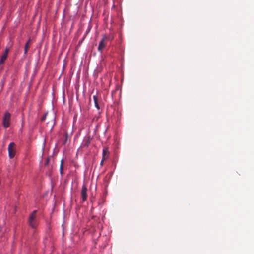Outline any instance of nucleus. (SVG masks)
<instances>
[{"mask_svg":"<svg viewBox=\"0 0 254 254\" xmlns=\"http://www.w3.org/2000/svg\"><path fill=\"white\" fill-rule=\"evenodd\" d=\"M37 210H35L29 215L28 223L32 228H35L38 225V221L36 219V213Z\"/></svg>","mask_w":254,"mask_h":254,"instance_id":"1","label":"nucleus"},{"mask_svg":"<svg viewBox=\"0 0 254 254\" xmlns=\"http://www.w3.org/2000/svg\"><path fill=\"white\" fill-rule=\"evenodd\" d=\"M11 114L9 112H5L2 119V125L5 128H8L10 125Z\"/></svg>","mask_w":254,"mask_h":254,"instance_id":"2","label":"nucleus"},{"mask_svg":"<svg viewBox=\"0 0 254 254\" xmlns=\"http://www.w3.org/2000/svg\"><path fill=\"white\" fill-rule=\"evenodd\" d=\"M8 156L10 158L14 157L16 153V145L14 142H10L8 146Z\"/></svg>","mask_w":254,"mask_h":254,"instance_id":"3","label":"nucleus"},{"mask_svg":"<svg viewBox=\"0 0 254 254\" xmlns=\"http://www.w3.org/2000/svg\"><path fill=\"white\" fill-rule=\"evenodd\" d=\"M81 196L82 201L84 202L87 200V188L85 185H83L82 186V189L81 190Z\"/></svg>","mask_w":254,"mask_h":254,"instance_id":"4","label":"nucleus"},{"mask_svg":"<svg viewBox=\"0 0 254 254\" xmlns=\"http://www.w3.org/2000/svg\"><path fill=\"white\" fill-rule=\"evenodd\" d=\"M106 36L105 35H104L101 40L99 42L98 46V50L101 53H102L103 50L106 46Z\"/></svg>","mask_w":254,"mask_h":254,"instance_id":"5","label":"nucleus"},{"mask_svg":"<svg viewBox=\"0 0 254 254\" xmlns=\"http://www.w3.org/2000/svg\"><path fill=\"white\" fill-rule=\"evenodd\" d=\"M91 138L90 137H87L84 139L82 143V146L83 147H88L91 142Z\"/></svg>","mask_w":254,"mask_h":254,"instance_id":"6","label":"nucleus"},{"mask_svg":"<svg viewBox=\"0 0 254 254\" xmlns=\"http://www.w3.org/2000/svg\"><path fill=\"white\" fill-rule=\"evenodd\" d=\"M93 99L94 103V106L97 108V109H100V106L98 102V98L96 95H94L93 96Z\"/></svg>","mask_w":254,"mask_h":254,"instance_id":"7","label":"nucleus"},{"mask_svg":"<svg viewBox=\"0 0 254 254\" xmlns=\"http://www.w3.org/2000/svg\"><path fill=\"white\" fill-rule=\"evenodd\" d=\"M7 56H6V54H3L1 56L0 60V64L4 63V62L7 58Z\"/></svg>","mask_w":254,"mask_h":254,"instance_id":"8","label":"nucleus"},{"mask_svg":"<svg viewBox=\"0 0 254 254\" xmlns=\"http://www.w3.org/2000/svg\"><path fill=\"white\" fill-rule=\"evenodd\" d=\"M30 41V39H29L25 45V47H24V54H26L27 52V49H28V45H29Z\"/></svg>","mask_w":254,"mask_h":254,"instance_id":"9","label":"nucleus"},{"mask_svg":"<svg viewBox=\"0 0 254 254\" xmlns=\"http://www.w3.org/2000/svg\"><path fill=\"white\" fill-rule=\"evenodd\" d=\"M63 164H64V162H63V160H62L61 161V164H60V172L62 175L63 174Z\"/></svg>","mask_w":254,"mask_h":254,"instance_id":"10","label":"nucleus"},{"mask_svg":"<svg viewBox=\"0 0 254 254\" xmlns=\"http://www.w3.org/2000/svg\"><path fill=\"white\" fill-rule=\"evenodd\" d=\"M106 158V151L105 149H103V153H102V158L103 159H105Z\"/></svg>","mask_w":254,"mask_h":254,"instance_id":"11","label":"nucleus"},{"mask_svg":"<svg viewBox=\"0 0 254 254\" xmlns=\"http://www.w3.org/2000/svg\"><path fill=\"white\" fill-rule=\"evenodd\" d=\"M8 51H9V49L7 47H6L5 50V52L3 54H6V56H7V53H8Z\"/></svg>","mask_w":254,"mask_h":254,"instance_id":"12","label":"nucleus"},{"mask_svg":"<svg viewBox=\"0 0 254 254\" xmlns=\"http://www.w3.org/2000/svg\"><path fill=\"white\" fill-rule=\"evenodd\" d=\"M49 159H50L49 158H47L46 162H45V165H48V164L49 161Z\"/></svg>","mask_w":254,"mask_h":254,"instance_id":"13","label":"nucleus"},{"mask_svg":"<svg viewBox=\"0 0 254 254\" xmlns=\"http://www.w3.org/2000/svg\"><path fill=\"white\" fill-rule=\"evenodd\" d=\"M103 160H104V159H103V158H102V160H101V161L100 162V165H103Z\"/></svg>","mask_w":254,"mask_h":254,"instance_id":"14","label":"nucleus"},{"mask_svg":"<svg viewBox=\"0 0 254 254\" xmlns=\"http://www.w3.org/2000/svg\"><path fill=\"white\" fill-rule=\"evenodd\" d=\"M44 118H45V116H44V117L42 118V120H44Z\"/></svg>","mask_w":254,"mask_h":254,"instance_id":"15","label":"nucleus"}]
</instances>
